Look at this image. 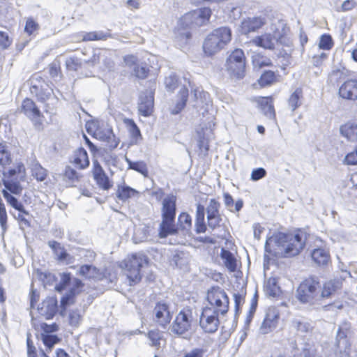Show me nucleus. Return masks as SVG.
I'll list each match as a JSON object with an SVG mask.
<instances>
[{
  "label": "nucleus",
  "mask_w": 357,
  "mask_h": 357,
  "mask_svg": "<svg viewBox=\"0 0 357 357\" xmlns=\"http://www.w3.org/2000/svg\"><path fill=\"white\" fill-rule=\"evenodd\" d=\"M211 15V9L206 7L185 14L178 21L174 31L176 44L181 47L187 44L191 37L190 29L205 24L208 22Z\"/></svg>",
  "instance_id": "obj_1"
},
{
  "label": "nucleus",
  "mask_w": 357,
  "mask_h": 357,
  "mask_svg": "<svg viewBox=\"0 0 357 357\" xmlns=\"http://www.w3.org/2000/svg\"><path fill=\"white\" fill-rule=\"evenodd\" d=\"M176 202V197L173 195H168L162 201V221L158 230L159 236L161 238L177 233V228L175 225Z\"/></svg>",
  "instance_id": "obj_2"
},
{
  "label": "nucleus",
  "mask_w": 357,
  "mask_h": 357,
  "mask_svg": "<svg viewBox=\"0 0 357 357\" xmlns=\"http://www.w3.org/2000/svg\"><path fill=\"white\" fill-rule=\"evenodd\" d=\"M273 240L278 247L276 254L284 257L297 255L305 245V239L301 234L279 233Z\"/></svg>",
  "instance_id": "obj_3"
},
{
  "label": "nucleus",
  "mask_w": 357,
  "mask_h": 357,
  "mask_svg": "<svg viewBox=\"0 0 357 357\" xmlns=\"http://www.w3.org/2000/svg\"><path fill=\"white\" fill-rule=\"evenodd\" d=\"M231 39V31L228 27H220L213 30L207 36L203 43V49L208 56L213 55L227 45Z\"/></svg>",
  "instance_id": "obj_4"
},
{
  "label": "nucleus",
  "mask_w": 357,
  "mask_h": 357,
  "mask_svg": "<svg viewBox=\"0 0 357 357\" xmlns=\"http://www.w3.org/2000/svg\"><path fill=\"white\" fill-rule=\"evenodd\" d=\"M321 283L318 278L310 277L304 280L297 289V298L303 303L314 305L320 302Z\"/></svg>",
  "instance_id": "obj_5"
},
{
  "label": "nucleus",
  "mask_w": 357,
  "mask_h": 357,
  "mask_svg": "<svg viewBox=\"0 0 357 357\" xmlns=\"http://www.w3.org/2000/svg\"><path fill=\"white\" fill-rule=\"evenodd\" d=\"M148 264V258L143 253H135L128 257L121 264L126 274L130 281V285H132L141 280L140 269Z\"/></svg>",
  "instance_id": "obj_6"
},
{
  "label": "nucleus",
  "mask_w": 357,
  "mask_h": 357,
  "mask_svg": "<svg viewBox=\"0 0 357 357\" xmlns=\"http://www.w3.org/2000/svg\"><path fill=\"white\" fill-rule=\"evenodd\" d=\"M226 69L229 75L236 79H242L245 73V56L241 49H236L226 61Z\"/></svg>",
  "instance_id": "obj_7"
},
{
  "label": "nucleus",
  "mask_w": 357,
  "mask_h": 357,
  "mask_svg": "<svg viewBox=\"0 0 357 357\" xmlns=\"http://www.w3.org/2000/svg\"><path fill=\"white\" fill-rule=\"evenodd\" d=\"M207 300L213 310L224 315L229 309V298L225 291L219 287H213L208 291Z\"/></svg>",
  "instance_id": "obj_8"
},
{
  "label": "nucleus",
  "mask_w": 357,
  "mask_h": 357,
  "mask_svg": "<svg viewBox=\"0 0 357 357\" xmlns=\"http://www.w3.org/2000/svg\"><path fill=\"white\" fill-rule=\"evenodd\" d=\"M193 321L190 310H182L176 317L172 325V331L180 336L187 337L190 334Z\"/></svg>",
  "instance_id": "obj_9"
},
{
  "label": "nucleus",
  "mask_w": 357,
  "mask_h": 357,
  "mask_svg": "<svg viewBox=\"0 0 357 357\" xmlns=\"http://www.w3.org/2000/svg\"><path fill=\"white\" fill-rule=\"evenodd\" d=\"M219 314V312L213 310L211 307L203 309L200 316L199 325L206 333H213L218 330Z\"/></svg>",
  "instance_id": "obj_10"
},
{
  "label": "nucleus",
  "mask_w": 357,
  "mask_h": 357,
  "mask_svg": "<svg viewBox=\"0 0 357 357\" xmlns=\"http://www.w3.org/2000/svg\"><path fill=\"white\" fill-rule=\"evenodd\" d=\"M93 136L96 139L106 142L110 150L116 149L120 142L119 139L114 134L112 128L108 125L98 126L93 132Z\"/></svg>",
  "instance_id": "obj_11"
},
{
  "label": "nucleus",
  "mask_w": 357,
  "mask_h": 357,
  "mask_svg": "<svg viewBox=\"0 0 357 357\" xmlns=\"http://www.w3.org/2000/svg\"><path fill=\"white\" fill-rule=\"evenodd\" d=\"M266 24L264 16H253L245 18L241 24V32L247 35L249 33L257 31Z\"/></svg>",
  "instance_id": "obj_12"
},
{
  "label": "nucleus",
  "mask_w": 357,
  "mask_h": 357,
  "mask_svg": "<svg viewBox=\"0 0 357 357\" xmlns=\"http://www.w3.org/2000/svg\"><path fill=\"white\" fill-rule=\"evenodd\" d=\"M92 174L94 180L100 188L104 190H108L112 187V182L109 180L104 169L97 160L93 162Z\"/></svg>",
  "instance_id": "obj_13"
},
{
  "label": "nucleus",
  "mask_w": 357,
  "mask_h": 357,
  "mask_svg": "<svg viewBox=\"0 0 357 357\" xmlns=\"http://www.w3.org/2000/svg\"><path fill=\"white\" fill-rule=\"evenodd\" d=\"M21 112L32 121L35 125L41 124L42 113L32 100L26 98L23 100Z\"/></svg>",
  "instance_id": "obj_14"
},
{
  "label": "nucleus",
  "mask_w": 357,
  "mask_h": 357,
  "mask_svg": "<svg viewBox=\"0 0 357 357\" xmlns=\"http://www.w3.org/2000/svg\"><path fill=\"white\" fill-rule=\"evenodd\" d=\"M3 181L8 180H23L25 176V168L22 163L16 162L10 165L5 166L2 169Z\"/></svg>",
  "instance_id": "obj_15"
},
{
  "label": "nucleus",
  "mask_w": 357,
  "mask_h": 357,
  "mask_svg": "<svg viewBox=\"0 0 357 357\" xmlns=\"http://www.w3.org/2000/svg\"><path fill=\"white\" fill-rule=\"evenodd\" d=\"M220 204L214 199L210 200L206 208L208 225L212 229L220 226L222 218L219 212Z\"/></svg>",
  "instance_id": "obj_16"
},
{
  "label": "nucleus",
  "mask_w": 357,
  "mask_h": 357,
  "mask_svg": "<svg viewBox=\"0 0 357 357\" xmlns=\"http://www.w3.org/2000/svg\"><path fill=\"white\" fill-rule=\"evenodd\" d=\"M278 40V37L275 34L265 33L253 38L251 40V43L257 47L273 50Z\"/></svg>",
  "instance_id": "obj_17"
},
{
  "label": "nucleus",
  "mask_w": 357,
  "mask_h": 357,
  "mask_svg": "<svg viewBox=\"0 0 357 357\" xmlns=\"http://www.w3.org/2000/svg\"><path fill=\"white\" fill-rule=\"evenodd\" d=\"M153 95L151 92L145 91L140 94L138 102V111L144 116H149L153 109Z\"/></svg>",
  "instance_id": "obj_18"
},
{
  "label": "nucleus",
  "mask_w": 357,
  "mask_h": 357,
  "mask_svg": "<svg viewBox=\"0 0 357 357\" xmlns=\"http://www.w3.org/2000/svg\"><path fill=\"white\" fill-rule=\"evenodd\" d=\"M155 321L161 326L169 324L172 319L169 305L165 302H158L153 310Z\"/></svg>",
  "instance_id": "obj_19"
},
{
  "label": "nucleus",
  "mask_w": 357,
  "mask_h": 357,
  "mask_svg": "<svg viewBox=\"0 0 357 357\" xmlns=\"http://www.w3.org/2000/svg\"><path fill=\"white\" fill-rule=\"evenodd\" d=\"M279 318L278 313L274 308L268 309L266 317L259 328V332L261 334H267L275 328L278 324Z\"/></svg>",
  "instance_id": "obj_20"
},
{
  "label": "nucleus",
  "mask_w": 357,
  "mask_h": 357,
  "mask_svg": "<svg viewBox=\"0 0 357 357\" xmlns=\"http://www.w3.org/2000/svg\"><path fill=\"white\" fill-rule=\"evenodd\" d=\"M340 96L345 99L357 100V80L346 81L339 89Z\"/></svg>",
  "instance_id": "obj_21"
},
{
  "label": "nucleus",
  "mask_w": 357,
  "mask_h": 357,
  "mask_svg": "<svg viewBox=\"0 0 357 357\" xmlns=\"http://www.w3.org/2000/svg\"><path fill=\"white\" fill-rule=\"evenodd\" d=\"M38 313L46 319H52L57 311V301L54 298H48L38 308Z\"/></svg>",
  "instance_id": "obj_22"
},
{
  "label": "nucleus",
  "mask_w": 357,
  "mask_h": 357,
  "mask_svg": "<svg viewBox=\"0 0 357 357\" xmlns=\"http://www.w3.org/2000/svg\"><path fill=\"white\" fill-rule=\"evenodd\" d=\"M257 102L260 107L262 113L269 119H275V112L271 97H260Z\"/></svg>",
  "instance_id": "obj_23"
},
{
  "label": "nucleus",
  "mask_w": 357,
  "mask_h": 357,
  "mask_svg": "<svg viewBox=\"0 0 357 357\" xmlns=\"http://www.w3.org/2000/svg\"><path fill=\"white\" fill-rule=\"evenodd\" d=\"M340 288V282L338 280H330L321 285L319 291L320 301L324 298H329L338 289Z\"/></svg>",
  "instance_id": "obj_24"
},
{
  "label": "nucleus",
  "mask_w": 357,
  "mask_h": 357,
  "mask_svg": "<svg viewBox=\"0 0 357 357\" xmlns=\"http://www.w3.org/2000/svg\"><path fill=\"white\" fill-rule=\"evenodd\" d=\"M342 136L350 141L357 140V123L349 121L340 128Z\"/></svg>",
  "instance_id": "obj_25"
},
{
  "label": "nucleus",
  "mask_w": 357,
  "mask_h": 357,
  "mask_svg": "<svg viewBox=\"0 0 357 357\" xmlns=\"http://www.w3.org/2000/svg\"><path fill=\"white\" fill-rule=\"evenodd\" d=\"M73 162L80 169H85L89 165V160L86 151L79 148L75 151Z\"/></svg>",
  "instance_id": "obj_26"
},
{
  "label": "nucleus",
  "mask_w": 357,
  "mask_h": 357,
  "mask_svg": "<svg viewBox=\"0 0 357 357\" xmlns=\"http://www.w3.org/2000/svg\"><path fill=\"white\" fill-rule=\"evenodd\" d=\"M37 97L39 101L45 104L47 112H49V105H54L57 102L56 98L53 94V91L50 89H42L38 93Z\"/></svg>",
  "instance_id": "obj_27"
},
{
  "label": "nucleus",
  "mask_w": 357,
  "mask_h": 357,
  "mask_svg": "<svg viewBox=\"0 0 357 357\" xmlns=\"http://www.w3.org/2000/svg\"><path fill=\"white\" fill-rule=\"evenodd\" d=\"M220 257L225 266L230 272H234L237 268L236 259L234 255L229 250L222 248Z\"/></svg>",
  "instance_id": "obj_28"
},
{
  "label": "nucleus",
  "mask_w": 357,
  "mask_h": 357,
  "mask_svg": "<svg viewBox=\"0 0 357 357\" xmlns=\"http://www.w3.org/2000/svg\"><path fill=\"white\" fill-rule=\"evenodd\" d=\"M139 195V192L137 190L127 185L119 187L116 192L117 197L123 202H126L131 198L138 197Z\"/></svg>",
  "instance_id": "obj_29"
},
{
  "label": "nucleus",
  "mask_w": 357,
  "mask_h": 357,
  "mask_svg": "<svg viewBox=\"0 0 357 357\" xmlns=\"http://www.w3.org/2000/svg\"><path fill=\"white\" fill-rule=\"evenodd\" d=\"M303 90L301 88H296L290 95L288 99V107L292 111H295L302 104Z\"/></svg>",
  "instance_id": "obj_30"
},
{
  "label": "nucleus",
  "mask_w": 357,
  "mask_h": 357,
  "mask_svg": "<svg viewBox=\"0 0 357 357\" xmlns=\"http://www.w3.org/2000/svg\"><path fill=\"white\" fill-rule=\"evenodd\" d=\"M312 258L318 265H326L329 261L330 255L328 252L323 248L314 249L312 254Z\"/></svg>",
  "instance_id": "obj_31"
},
{
  "label": "nucleus",
  "mask_w": 357,
  "mask_h": 357,
  "mask_svg": "<svg viewBox=\"0 0 357 357\" xmlns=\"http://www.w3.org/2000/svg\"><path fill=\"white\" fill-rule=\"evenodd\" d=\"M48 245L52 248L56 259L60 261L67 260L69 255L66 252L65 248L61 244L55 241L48 242Z\"/></svg>",
  "instance_id": "obj_32"
},
{
  "label": "nucleus",
  "mask_w": 357,
  "mask_h": 357,
  "mask_svg": "<svg viewBox=\"0 0 357 357\" xmlns=\"http://www.w3.org/2000/svg\"><path fill=\"white\" fill-rule=\"evenodd\" d=\"M179 100L176 102L175 107L172 109V114H178L185 106L188 98V89L183 86L178 93Z\"/></svg>",
  "instance_id": "obj_33"
},
{
  "label": "nucleus",
  "mask_w": 357,
  "mask_h": 357,
  "mask_svg": "<svg viewBox=\"0 0 357 357\" xmlns=\"http://www.w3.org/2000/svg\"><path fill=\"white\" fill-rule=\"evenodd\" d=\"M3 197L6 199L7 202L14 208L20 213L28 215V212L24 209L23 204L20 202L14 196L9 193L6 190H2Z\"/></svg>",
  "instance_id": "obj_34"
},
{
  "label": "nucleus",
  "mask_w": 357,
  "mask_h": 357,
  "mask_svg": "<svg viewBox=\"0 0 357 357\" xmlns=\"http://www.w3.org/2000/svg\"><path fill=\"white\" fill-rule=\"evenodd\" d=\"M347 334L348 333L345 332L337 330L335 344L340 352H346L350 347V344L347 339Z\"/></svg>",
  "instance_id": "obj_35"
},
{
  "label": "nucleus",
  "mask_w": 357,
  "mask_h": 357,
  "mask_svg": "<svg viewBox=\"0 0 357 357\" xmlns=\"http://www.w3.org/2000/svg\"><path fill=\"white\" fill-rule=\"evenodd\" d=\"M124 123L135 143L142 139L140 130L132 119H126Z\"/></svg>",
  "instance_id": "obj_36"
},
{
  "label": "nucleus",
  "mask_w": 357,
  "mask_h": 357,
  "mask_svg": "<svg viewBox=\"0 0 357 357\" xmlns=\"http://www.w3.org/2000/svg\"><path fill=\"white\" fill-rule=\"evenodd\" d=\"M41 340L46 347V350L45 351L49 352L56 344L59 343L60 339L56 335L47 333L41 334Z\"/></svg>",
  "instance_id": "obj_37"
},
{
  "label": "nucleus",
  "mask_w": 357,
  "mask_h": 357,
  "mask_svg": "<svg viewBox=\"0 0 357 357\" xmlns=\"http://www.w3.org/2000/svg\"><path fill=\"white\" fill-rule=\"evenodd\" d=\"M126 161L128 165L129 169H133L144 176H147L148 169L146 164L143 161L132 162L126 157Z\"/></svg>",
  "instance_id": "obj_38"
},
{
  "label": "nucleus",
  "mask_w": 357,
  "mask_h": 357,
  "mask_svg": "<svg viewBox=\"0 0 357 357\" xmlns=\"http://www.w3.org/2000/svg\"><path fill=\"white\" fill-rule=\"evenodd\" d=\"M20 181L21 180H13V181L6 178L3 181V184L6 188V190H9L13 194L18 195L20 194L22 190V188L20 184Z\"/></svg>",
  "instance_id": "obj_39"
},
{
  "label": "nucleus",
  "mask_w": 357,
  "mask_h": 357,
  "mask_svg": "<svg viewBox=\"0 0 357 357\" xmlns=\"http://www.w3.org/2000/svg\"><path fill=\"white\" fill-rule=\"evenodd\" d=\"M252 63L255 68H258L272 65L271 60L269 58L259 54H255L252 56Z\"/></svg>",
  "instance_id": "obj_40"
},
{
  "label": "nucleus",
  "mask_w": 357,
  "mask_h": 357,
  "mask_svg": "<svg viewBox=\"0 0 357 357\" xmlns=\"http://www.w3.org/2000/svg\"><path fill=\"white\" fill-rule=\"evenodd\" d=\"M79 275L88 278H95L98 273V270L96 267L92 265H83L79 268Z\"/></svg>",
  "instance_id": "obj_41"
},
{
  "label": "nucleus",
  "mask_w": 357,
  "mask_h": 357,
  "mask_svg": "<svg viewBox=\"0 0 357 357\" xmlns=\"http://www.w3.org/2000/svg\"><path fill=\"white\" fill-rule=\"evenodd\" d=\"M73 287L70 290V294L66 295V296L63 297L61 299V305H66L68 304L69 300L70 299V296L72 295H75V294L78 293L79 289H80L83 286L82 282L77 278H75L73 281Z\"/></svg>",
  "instance_id": "obj_42"
},
{
  "label": "nucleus",
  "mask_w": 357,
  "mask_h": 357,
  "mask_svg": "<svg viewBox=\"0 0 357 357\" xmlns=\"http://www.w3.org/2000/svg\"><path fill=\"white\" fill-rule=\"evenodd\" d=\"M107 54L109 53L107 51L99 53L97 56L94 54L92 63H96L101 60L107 68H112L114 66V62L110 58H108Z\"/></svg>",
  "instance_id": "obj_43"
},
{
  "label": "nucleus",
  "mask_w": 357,
  "mask_h": 357,
  "mask_svg": "<svg viewBox=\"0 0 357 357\" xmlns=\"http://www.w3.org/2000/svg\"><path fill=\"white\" fill-rule=\"evenodd\" d=\"M275 80V75L274 72L271 70L265 71L259 79V84L261 86L271 85Z\"/></svg>",
  "instance_id": "obj_44"
},
{
  "label": "nucleus",
  "mask_w": 357,
  "mask_h": 357,
  "mask_svg": "<svg viewBox=\"0 0 357 357\" xmlns=\"http://www.w3.org/2000/svg\"><path fill=\"white\" fill-rule=\"evenodd\" d=\"M12 159L5 145L0 144V165L3 167L10 165Z\"/></svg>",
  "instance_id": "obj_45"
},
{
  "label": "nucleus",
  "mask_w": 357,
  "mask_h": 357,
  "mask_svg": "<svg viewBox=\"0 0 357 357\" xmlns=\"http://www.w3.org/2000/svg\"><path fill=\"white\" fill-rule=\"evenodd\" d=\"M40 29L39 24L31 17H29L26 21L24 26V31L29 36H35Z\"/></svg>",
  "instance_id": "obj_46"
},
{
  "label": "nucleus",
  "mask_w": 357,
  "mask_h": 357,
  "mask_svg": "<svg viewBox=\"0 0 357 357\" xmlns=\"http://www.w3.org/2000/svg\"><path fill=\"white\" fill-rule=\"evenodd\" d=\"M32 175L40 181H43L47 177V170L44 169L40 165L35 164L31 168Z\"/></svg>",
  "instance_id": "obj_47"
},
{
  "label": "nucleus",
  "mask_w": 357,
  "mask_h": 357,
  "mask_svg": "<svg viewBox=\"0 0 357 357\" xmlns=\"http://www.w3.org/2000/svg\"><path fill=\"white\" fill-rule=\"evenodd\" d=\"M63 179L68 181L70 184H73L79 179L77 172L70 167H66L63 174Z\"/></svg>",
  "instance_id": "obj_48"
},
{
  "label": "nucleus",
  "mask_w": 357,
  "mask_h": 357,
  "mask_svg": "<svg viewBox=\"0 0 357 357\" xmlns=\"http://www.w3.org/2000/svg\"><path fill=\"white\" fill-rule=\"evenodd\" d=\"M180 227L183 229L189 230L192 226V219L189 214L182 213L179 215L178 218Z\"/></svg>",
  "instance_id": "obj_49"
},
{
  "label": "nucleus",
  "mask_w": 357,
  "mask_h": 357,
  "mask_svg": "<svg viewBox=\"0 0 357 357\" xmlns=\"http://www.w3.org/2000/svg\"><path fill=\"white\" fill-rule=\"evenodd\" d=\"M333 42L332 37L329 34H323L319 40V47L324 50H329L332 48Z\"/></svg>",
  "instance_id": "obj_50"
},
{
  "label": "nucleus",
  "mask_w": 357,
  "mask_h": 357,
  "mask_svg": "<svg viewBox=\"0 0 357 357\" xmlns=\"http://www.w3.org/2000/svg\"><path fill=\"white\" fill-rule=\"evenodd\" d=\"M166 89L169 91H173L177 86L178 78L175 74H172L167 77L165 80Z\"/></svg>",
  "instance_id": "obj_51"
},
{
  "label": "nucleus",
  "mask_w": 357,
  "mask_h": 357,
  "mask_svg": "<svg viewBox=\"0 0 357 357\" xmlns=\"http://www.w3.org/2000/svg\"><path fill=\"white\" fill-rule=\"evenodd\" d=\"M148 337L151 342V345L155 347H160L161 333L158 331H151L148 333Z\"/></svg>",
  "instance_id": "obj_52"
},
{
  "label": "nucleus",
  "mask_w": 357,
  "mask_h": 357,
  "mask_svg": "<svg viewBox=\"0 0 357 357\" xmlns=\"http://www.w3.org/2000/svg\"><path fill=\"white\" fill-rule=\"evenodd\" d=\"M7 213L4 204L0 197V225L3 231L6 229Z\"/></svg>",
  "instance_id": "obj_53"
},
{
  "label": "nucleus",
  "mask_w": 357,
  "mask_h": 357,
  "mask_svg": "<svg viewBox=\"0 0 357 357\" xmlns=\"http://www.w3.org/2000/svg\"><path fill=\"white\" fill-rule=\"evenodd\" d=\"M266 175V171L265 169L262 167H259L257 169H254L250 175V179L254 181H257L262 178L265 177Z\"/></svg>",
  "instance_id": "obj_54"
},
{
  "label": "nucleus",
  "mask_w": 357,
  "mask_h": 357,
  "mask_svg": "<svg viewBox=\"0 0 357 357\" xmlns=\"http://www.w3.org/2000/svg\"><path fill=\"white\" fill-rule=\"evenodd\" d=\"M71 278L70 273H63L61 275L59 284L56 287V290L62 291L70 282Z\"/></svg>",
  "instance_id": "obj_55"
},
{
  "label": "nucleus",
  "mask_w": 357,
  "mask_h": 357,
  "mask_svg": "<svg viewBox=\"0 0 357 357\" xmlns=\"http://www.w3.org/2000/svg\"><path fill=\"white\" fill-rule=\"evenodd\" d=\"M149 70L144 66H135L134 68L135 75L139 79H144L147 77Z\"/></svg>",
  "instance_id": "obj_56"
},
{
  "label": "nucleus",
  "mask_w": 357,
  "mask_h": 357,
  "mask_svg": "<svg viewBox=\"0 0 357 357\" xmlns=\"http://www.w3.org/2000/svg\"><path fill=\"white\" fill-rule=\"evenodd\" d=\"M66 66L68 69L77 70L80 66L79 59L76 57H70L66 61Z\"/></svg>",
  "instance_id": "obj_57"
},
{
  "label": "nucleus",
  "mask_w": 357,
  "mask_h": 357,
  "mask_svg": "<svg viewBox=\"0 0 357 357\" xmlns=\"http://www.w3.org/2000/svg\"><path fill=\"white\" fill-rule=\"evenodd\" d=\"M344 162L346 164L350 165H357V148L345 156Z\"/></svg>",
  "instance_id": "obj_58"
},
{
  "label": "nucleus",
  "mask_w": 357,
  "mask_h": 357,
  "mask_svg": "<svg viewBox=\"0 0 357 357\" xmlns=\"http://www.w3.org/2000/svg\"><path fill=\"white\" fill-rule=\"evenodd\" d=\"M301 357H317L316 351L312 347L306 344L303 349Z\"/></svg>",
  "instance_id": "obj_59"
},
{
  "label": "nucleus",
  "mask_w": 357,
  "mask_h": 357,
  "mask_svg": "<svg viewBox=\"0 0 357 357\" xmlns=\"http://www.w3.org/2000/svg\"><path fill=\"white\" fill-rule=\"evenodd\" d=\"M224 203L226 207L231 212H234V202L232 197L227 192L224 193Z\"/></svg>",
  "instance_id": "obj_60"
},
{
  "label": "nucleus",
  "mask_w": 357,
  "mask_h": 357,
  "mask_svg": "<svg viewBox=\"0 0 357 357\" xmlns=\"http://www.w3.org/2000/svg\"><path fill=\"white\" fill-rule=\"evenodd\" d=\"M10 43L8 36L6 33L0 31V46L5 49L10 46Z\"/></svg>",
  "instance_id": "obj_61"
},
{
  "label": "nucleus",
  "mask_w": 357,
  "mask_h": 357,
  "mask_svg": "<svg viewBox=\"0 0 357 357\" xmlns=\"http://www.w3.org/2000/svg\"><path fill=\"white\" fill-rule=\"evenodd\" d=\"M205 208L203 205L197 204L196 220H204Z\"/></svg>",
  "instance_id": "obj_62"
},
{
  "label": "nucleus",
  "mask_w": 357,
  "mask_h": 357,
  "mask_svg": "<svg viewBox=\"0 0 357 357\" xmlns=\"http://www.w3.org/2000/svg\"><path fill=\"white\" fill-rule=\"evenodd\" d=\"M123 61L126 63V66L128 67H132L133 66L136 65V63L137 61V58L134 55H127L124 56Z\"/></svg>",
  "instance_id": "obj_63"
},
{
  "label": "nucleus",
  "mask_w": 357,
  "mask_h": 357,
  "mask_svg": "<svg viewBox=\"0 0 357 357\" xmlns=\"http://www.w3.org/2000/svg\"><path fill=\"white\" fill-rule=\"evenodd\" d=\"M312 327L309 323L298 322L297 324V330L302 333H308L311 331Z\"/></svg>",
  "instance_id": "obj_64"
}]
</instances>
